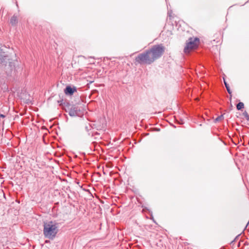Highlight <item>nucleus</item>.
<instances>
[{
	"instance_id": "1a4fd4ad",
	"label": "nucleus",
	"mask_w": 249,
	"mask_h": 249,
	"mask_svg": "<svg viewBox=\"0 0 249 249\" xmlns=\"http://www.w3.org/2000/svg\"><path fill=\"white\" fill-rule=\"evenodd\" d=\"M224 85L225 86V87H226V88L227 89V90L228 92L230 94H231V90L230 86H229V84L227 83V82L225 81V80L224 79Z\"/></svg>"
},
{
	"instance_id": "f8f14e48",
	"label": "nucleus",
	"mask_w": 249,
	"mask_h": 249,
	"mask_svg": "<svg viewBox=\"0 0 249 249\" xmlns=\"http://www.w3.org/2000/svg\"><path fill=\"white\" fill-rule=\"evenodd\" d=\"M223 119V116L222 115L217 117L216 119H215V121H219L220 120H221V119Z\"/></svg>"
},
{
	"instance_id": "f257e3e1",
	"label": "nucleus",
	"mask_w": 249,
	"mask_h": 249,
	"mask_svg": "<svg viewBox=\"0 0 249 249\" xmlns=\"http://www.w3.org/2000/svg\"><path fill=\"white\" fill-rule=\"evenodd\" d=\"M58 231V224L53 221L44 223L43 233L45 237L53 239Z\"/></svg>"
},
{
	"instance_id": "9b49d317",
	"label": "nucleus",
	"mask_w": 249,
	"mask_h": 249,
	"mask_svg": "<svg viewBox=\"0 0 249 249\" xmlns=\"http://www.w3.org/2000/svg\"><path fill=\"white\" fill-rule=\"evenodd\" d=\"M243 115L247 120L249 121V115L246 111L243 113Z\"/></svg>"
},
{
	"instance_id": "2eb2a0df",
	"label": "nucleus",
	"mask_w": 249,
	"mask_h": 249,
	"mask_svg": "<svg viewBox=\"0 0 249 249\" xmlns=\"http://www.w3.org/2000/svg\"><path fill=\"white\" fill-rule=\"evenodd\" d=\"M0 117H2V118L5 117V115H4L3 114H0Z\"/></svg>"
},
{
	"instance_id": "4468645a",
	"label": "nucleus",
	"mask_w": 249,
	"mask_h": 249,
	"mask_svg": "<svg viewBox=\"0 0 249 249\" xmlns=\"http://www.w3.org/2000/svg\"><path fill=\"white\" fill-rule=\"evenodd\" d=\"M136 61H137V62H139V60H140V55H138V56L137 57V58H136Z\"/></svg>"
},
{
	"instance_id": "7ed1b4c3",
	"label": "nucleus",
	"mask_w": 249,
	"mask_h": 249,
	"mask_svg": "<svg viewBox=\"0 0 249 249\" xmlns=\"http://www.w3.org/2000/svg\"><path fill=\"white\" fill-rule=\"evenodd\" d=\"M150 50L156 60L160 58L163 54L165 51V47L162 44H158L153 46Z\"/></svg>"
},
{
	"instance_id": "39448f33",
	"label": "nucleus",
	"mask_w": 249,
	"mask_h": 249,
	"mask_svg": "<svg viewBox=\"0 0 249 249\" xmlns=\"http://www.w3.org/2000/svg\"><path fill=\"white\" fill-rule=\"evenodd\" d=\"M7 59L6 57H5V58L4 60ZM4 62H5V64H2L0 65L1 68L2 69H3V70L5 71V73L8 75H11L12 73V72L15 69V65L13 63V62L11 61H6L4 60Z\"/></svg>"
},
{
	"instance_id": "9d476101",
	"label": "nucleus",
	"mask_w": 249,
	"mask_h": 249,
	"mask_svg": "<svg viewBox=\"0 0 249 249\" xmlns=\"http://www.w3.org/2000/svg\"><path fill=\"white\" fill-rule=\"evenodd\" d=\"M244 107V104L242 102L238 103L236 105L237 109L238 110H241L242 108Z\"/></svg>"
},
{
	"instance_id": "0eeeda50",
	"label": "nucleus",
	"mask_w": 249,
	"mask_h": 249,
	"mask_svg": "<svg viewBox=\"0 0 249 249\" xmlns=\"http://www.w3.org/2000/svg\"><path fill=\"white\" fill-rule=\"evenodd\" d=\"M76 90V89L75 88H72L70 86H67L64 90V92L66 95H71Z\"/></svg>"
},
{
	"instance_id": "423d86ee",
	"label": "nucleus",
	"mask_w": 249,
	"mask_h": 249,
	"mask_svg": "<svg viewBox=\"0 0 249 249\" xmlns=\"http://www.w3.org/2000/svg\"><path fill=\"white\" fill-rule=\"evenodd\" d=\"M80 110L78 107L73 106L71 107L68 111L69 114L71 117H75L79 115Z\"/></svg>"
},
{
	"instance_id": "20e7f679",
	"label": "nucleus",
	"mask_w": 249,
	"mask_h": 249,
	"mask_svg": "<svg viewBox=\"0 0 249 249\" xmlns=\"http://www.w3.org/2000/svg\"><path fill=\"white\" fill-rule=\"evenodd\" d=\"M156 59L152 54L150 50H147L145 53H141V62H144L147 64L153 63Z\"/></svg>"
},
{
	"instance_id": "6e6552de",
	"label": "nucleus",
	"mask_w": 249,
	"mask_h": 249,
	"mask_svg": "<svg viewBox=\"0 0 249 249\" xmlns=\"http://www.w3.org/2000/svg\"><path fill=\"white\" fill-rule=\"evenodd\" d=\"M10 23L12 25H15L18 23L17 17L15 16H13L10 19Z\"/></svg>"
},
{
	"instance_id": "f03ea898",
	"label": "nucleus",
	"mask_w": 249,
	"mask_h": 249,
	"mask_svg": "<svg viewBox=\"0 0 249 249\" xmlns=\"http://www.w3.org/2000/svg\"><path fill=\"white\" fill-rule=\"evenodd\" d=\"M200 40L198 37H190L187 41L184 49L185 53H188L193 50L197 49L199 46Z\"/></svg>"
},
{
	"instance_id": "ddd939ff",
	"label": "nucleus",
	"mask_w": 249,
	"mask_h": 249,
	"mask_svg": "<svg viewBox=\"0 0 249 249\" xmlns=\"http://www.w3.org/2000/svg\"><path fill=\"white\" fill-rule=\"evenodd\" d=\"M85 129H86V131H87V132H88V131H89V129H90V126H85Z\"/></svg>"
}]
</instances>
